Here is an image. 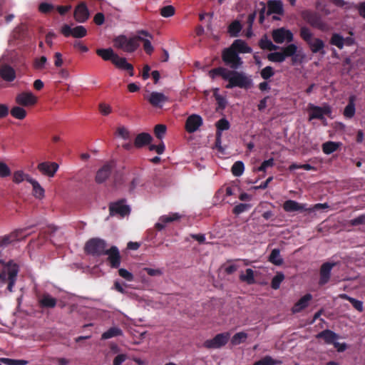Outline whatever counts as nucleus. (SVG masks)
I'll use <instances>...</instances> for the list:
<instances>
[{"label":"nucleus","instance_id":"obj_1","mask_svg":"<svg viewBox=\"0 0 365 365\" xmlns=\"http://www.w3.org/2000/svg\"><path fill=\"white\" fill-rule=\"evenodd\" d=\"M209 76L212 78L217 76L222 77L224 81L228 82L225 86L227 89L237 87L242 89H250L252 85V79L250 76L243 71L230 70L225 67L219 66L209 71Z\"/></svg>","mask_w":365,"mask_h":365},{"label":"nucleus","instance_id":"obj_2","mask_svg":"<svg viewBox=\"0 0 365 365\" xmlns=\"http://www.w3.org/2000/svg\"><path fill=\"white\" fill-rule=\"evenodd\" d=\"M19 272V267L13 260L4 262L0 259V288L6 284V289L13 292Z\"/></svg>","mask_w":365,"mask_h":365},{"label":"nucleus","instance_id":"obj_3","mask_svg":"<svg viewBox=\"0 0 365 365\" xmlns=\"http://www.w3.org/2000/svg\"><path fill=\"white\" fill-rule=\"evenodd\" d=\"M299 36L309 46L313 53H325V51H324V48L325 46L324 42L319 38H314L312 32L308 27L305 26H302L299 29Z\"/></svg>","mask_w":365,"mask_h":365},{"label":"nucleus","instance_id":"obj_4","mask_svg":"<svg viewBox=\"0 0 365 365\" xmlns=\"http://www.w3.org/2000/svg\"><path fill=\"white\" fill-rule=\"evenodd\" d=\"M140 39L142 37L138 36L128 38L125 35H120L114 38L113 42L116 48L122 49L125 52L133 53L140 46Z\"/></svg>","mask_w":365,"mask_h":365},{"label":"nucleus","instance_id":"obj_5","mask_svg":"<svg viewBox=\"0 0 365 365\" xmlns=\"http://www.w3.org/2000/svg\"><path fill=\"white\" fill-rule=\"evenodd\" d=\"M222 59L225 64L231 70H237L242 67L243 61L231 47L225 48L222 52Z\"/></svg>","mask_w":365,"mask_h":365},{"label":"nucleus","instance_id":"obj_6","mask_svg":"<svg viewBox=\"0 0 365 365\" xmlns=\"http://www.w3.org/2000/svg\"><path fill=\"white\" fill-rule=\"evenodd\" d=\"M107 244L104 240L100 238H91L85 245V252L95 257L104 255L106 251Z\"/></svg>","mask_w":365,"mask_h":365},{"label":"nucleus","instance_id":"obj_7","mask_svg":"<svg viewBox=\"0 0 365 365\" xmlns=\"http://www.w3.org/2000/svg\"><path fill=\"white\" fill-rule=\"evenodd\" d=\"M303 19L311 26L316 28L322 31H326L328 29L327 24L323 21L321 16L310 10H305L302 13Z\"/></svg>","mask_w":365,"mask_h":365},{"label":"nucleus","instance_id":"obj_8","mask_svg":"<svg viewBox=\"0 0 365 365\" xmlns=\"http://www.w3.org/2000/svg\"><path fill=\"white\" fill-rule=\"evenodd\" d=\"M230 339L229 332H222L216 334L212 339H207L203 342V347L207 349H217L225 346Z\"/></svg>","mask_w":365,"mask_h":365},{"label":"nucleus","instance_id":"obj_9","mask_svg":"<svg viewBox=\"0 0 365 365\" xmlns=\"http://www.w3.org/2000/svg\"><path fill=\"white\" fill-rule=\"evenodd\" d=\"M126 200L123 198L116 202H111L109 205V212L110 215H119L125 217L130 214V208L129 205H125Z\"/></svg>","mask_w":365,"mask_h":365},{"label":"nucleus","instance_id":"obj_10","mask_svg":"<svg viewBox=\"0 0 365 365\" xmlns=\"http://www.w3.org/2000/svg\"><path fill=\"white\" fill-rule=\"evenodd\" d=\"M61 32L65 37L71 36L77 38H83L87 35V30L83 26H77L72 29L68 24H64L61 27Z\"/></svg>","mask_w":365,"mask_h":365},{"label":"nucleus","instance_id":"obj_11","mask_svg":"<svg viewBox=\"0 0 365 365\" xmlns=\"http://www.w3.org/2000/svg\"><path fill=\"white\" fill-rule=\"evenodd\" d=\"M309 120L313 119H324V115H330L331 113V108L329 106L325 105L322 107L314 106L312 104L309 105Z\"/></svg>","mask_w":365,"mask_h":365},{"label":"nucleus","instance_id":"obj_12","mask_svg":"<svg viewBox=\"0 0 365 365\" xmlns=\"http://www.w3.org/2000/svg\"><path fill=\"white\" fill-rule=\"evenodd\" d=\"M104 255H107V261L111 268L117 269L120 267L121 262V256L118 248L116 246H112L106 250Z\"/></svg>","mask_w":365,"mask_h":365},{"label":"nucleus","instance_id":"obj_13","mask_svg":"<svg viewBox=\"0 0 365 365\" xmlns=\"http://www.w3.org/2000/svg\"><path fill=\"white\" fill-rule=\"evenodd\" d=\"M329 43L336 46L339 49H342L344 45L348 46L354 45L355 43V40L351 36L344 38L341 34L334 33L331 36Z\"/></svg>","mask_w":365,"mask_h":365},{"label":"nucleus","instance_id":"obj_14","mask_svg":"<svg viewBox=\"0 0 365 365\" xmlns=\"http://www.w3.org/2000/svg\"><path fill=\"white\" fill-rule=\"evenodd\" d=\"M336 264V262H327L322 264L319 269V284L320 286L327 284L331 277L332 268Z\"/></svg>","mask_w":365,"mask_h":365},{"label":"nucleus","instance_id":"obj_15","mask_svg":"<svg viewBox=\"0 0 365 365\" xmlns=\"http://www.w3.org/2000/svg\"><path fill=\"white\" fill-rule=\"evenodd\" d=\"M272 38L277 43H282L285 40L287 42H292L293 41V34L284 28H279L272 31Z\"/></svg>","mask_w":365,"mask_h":365},{"label":"nucleus","instance_id":"obj_16","mask_svg":"<svg viewBox=\"0 0 365 365\" xmlns=\"http://www.w3.org/2000/svg\"><path fill=\"white\" fill-rule=\"evenodd\" d=\"M202 123V118L200 115L192 114L185 121V130L189 133H193L199 129Z\"/></svg>","mask_w":365,"mask_h":365},{"label":"nucleus","instance_id":"obj_17","mask_svg":"<svg viewBox=\"0 0 365 365\" xmlns=\"http://www.w3.org/2000/svg\"><path fill=\"white\" fill-rule=\"evenodd\" d=\"M37 102V98L31 92H21L16 96V103L21 106H32Z\"/></svg>","mask_w":365,"mask_h":365},{"label":"nucleus","instance_id":"obj_18","mask_svg":"<svg viewBox=\"0 0 365 365\" xmlns=\"http://www.w3.org/2000/svg\"><path fill=\"white\" fill-rule=\"evenodd\" d=\"M58 165L56 163L43 162L38 165V170L45 175L53 177L58 170Z\"/></svg>","mask_w":365,"mask_h":365},{"label":"nucleus","instance_id":"obj_19","mask_svg":"<svg viewBox=\"0 0 365 365\" xmlns=\"http://www.w3.org/2000/svg\"><path fill=\"white\" fill-rule=\"evenodd\" d=\"M113 168V163H108L105 164L101 168H100L96 175V181L98 183H102L105 182L108 178L110 175Z\"/></svg>","mask_w":365,"mask_h":365},{"label":"nucleus","instance_id":"obj_20","mask_svg":"<svg viewBox=\"0 0 365 365\" xmlns=\"http://www.w3.org/2000/svg\"><path fill=\"white\" fill-rule=\"evenodd\" d=\"M89 16V11L84 3L79 4L75 9L74 18L79 23L85 22Z\"/></svg>","mask_w":365,"mask_h":365},{"label":"nucleus","instance_id":"obj_21","mask_svg":"<svg viewBox=\"0 0 365 365\" xmlns=\"http://www.w3.org/2000/svg\"><path fill=\"white\" fill-rule=\"evenodd\" d=\"M23 230H16L9 235L0 237V246H6L13 242L19 241L23 237Z\"/></svg>","mask_w":365,"mask_h":365},{"label":"nucleus","instance_id":"obj_22","mask_svg":"<svg viewBox=\"0 0 365 365\" xmlns=\"http://www.w3.org/2000/svg\"><path fill=\"white\" fill-rule=\"evenodd\" d=\"M168 98L163 93L152 92L148 98L149 103L156 108H161L164 103L167 102Z\"/></svg>","mask_w":365,"mask_h":365},{"label":"nucleus","instance_id":"obj_23","mask_svg":"<svg viewBox=\"0 0 365 365\" xmlns=\"http://www.w3.org/2000/svg\"><path fill=\"white\" fill-rule=\"evenodd\" d=\"M113 63L120 69L128 71L130 76H134L133 66L131 63H128L125 58L120 57L117 55L115 58H113Z\"/></svg>","mask_w":365,"mask_h":365},{"label":"nucleus","instance_id":"obj_24","mask_svg":"<svg viewBox=\"0 0 365 365\" xmlns=\"http://www.w3.org/2000/svg\"><path fill=\"white\" fill-rule=\"evenodd\" d=\"M317 339H324L325 344H332L334 341H337L339 339V336L330 329H325L316 335Z\"/></svg>","mask_w":365,"mask_h":365},{"label":"nucleus","instance_id":"obj_25","mask_svg":"<svg viewBox=\"0 0 365 365\" xmlns=\"http://www.w3.org/2000/svg\"><path fill=\"white\" fill-rule=\"evenodd\" d=\"M267 15L272 14L282 15L284 14L283 3L280 0H269L267 1Z\"/></svg>","mask_w":365,"mask_h":365},{"label":"nucleus","instance_id":"obj_26","mask_svg":"<svg viewBox=\"0 0 365 365\" xmlns=\"http://www.w3.org/2000/svg\"><path fill=\"white\" fill-rule=\"evenodd\" d=\"M234 51H236L237 53H250L252 50L247 46V44L242 39H236L230 46Z\"/></svg>","mask_w":365,"mask_h":365},{"label":"nucleus","instance_id":"obj_27","mask_svg":"<svg viewBox=\"0 0 365 365\" xmlns=\"http://www.w3.org/2000/svg\"><path fill=\"white\" fill-rule=\"evenodd\" d=\"M312 299L311 294H306L301 297L297 302L294 304L292 307V312L294 313H298L302 311L304 309L308 307L309 301Z\"/></svg>","mask_w":365,"mask_h":365},{"label":"nucleus","instance_id":"obj_28","mask_svg":"<svg viewBox=\"0 0 365 365\" xmlns=\"http://www.w3.org/2000/svg\"><path fill=\"white\" fill-rule=\"evenodd\" d=\"M153 140L152 136L148 133H141L137 135L134 140L135 147L140 148L149 145Z\"/></svg>","mask_w":365,"mask_h":365},{"label":"nucleus","instance_id":"obj_29","mask_svg":"<svg viewBox=\"0 0 365 365\" xmlns=\"http://www.w3.org/2000/svg\"><path fill=\"white\" fill-rule=\"evenodd\" d=\"M0 76L4 81L11 82L16 78V72L11 66L4 65L0 69Z\"/></svg>","mask_w":365,"mask_h":365},{"label":"nucleus","instance_id":"obj_30","mask_svg":"<svg viewBox=\"0 0 365 365\" xmlns=\"http://www.w3.org/2000/svg\"><path fill=\"white\" fill-rule=\"evenodd\" d=\"M283 209L286 212L304 211L307 209L304 205L300 204L292 200H286L283 204Z\"/></svg>","mask_w":365,"mask_h":365},{"label":"nucleus","instance_id":"obj_31","mask_svg":"<svg viewBox=\"0 0 365 365\" xmlns=\"http://www.w3.org/2000/svg\"><path fill=\"white\" fill-rule=\"evenodd\" d=\"M38 303L42 308H53L56 305L57 300L49 294L45 293L39 299Z\"/></svg>","mask_w":365,"mask_h":365},{"label":"nucleus","instance_id":"obj_32","mask_svg":"<svg viewBox=\"0 0 365 365\" xmlns=\"http://www.w3.org/2000/svg\"><path fill=\"white\" fill-rule=\"evenodd\" d=\"M356 96H351L349 98L348 104L344 110V115L346 118H351L354 116L356 108H355Z\"/></svg>","mask_w":365,"mask_h":365},{"label":"nucleus","instance_id":"obj_33","mask_svg":"<svg viewBox=\"0 0 365 365\" xmlns=\"http://www.w3.org/2000/svg\"><path fill=\"white\" fill-rule=\"evenodd\" d=\"M28 182L31 184L33 187V195L38 199H41L44 197L45 190L40 185L38 181L34 179H28Z\"/></svg>","mask_w":365,"mask_h":365},{"label":"nucleus","instance_id":"obj_34","mask_svg":"<svg viewBox=\"0 0 365 365\" xmlns=\"http://www.w3.org/2000/svg\"><path fill=\"white\" fill-rule=\"evenodd\" d=\"M96 53L104 61H111L112 63H113V58H115V56L118 55L110 48L98 49Z\"/></svg>","mask_w":365,"mask_h":365},{"label":"nucleus","instance_id":"obj_35","mask_svg":"<svg viewBox=\"0 0 365 365\" xmlns=\"http://www.w3.org/2000/svg\"><path fill=\"white\" fill-rule=\"evenodd\" d=\"M123 332L121 329L117 327H112L101 335V339L106 340L116 336H123Z\"/></svg>","mask_w":365,"mask_h":365},{"label":"nucleus","instance_id":"obj_36","mask_svg":"<svg viewBox=\"0 0 365 365\" xmlns=\"http://www.w3.org/2000/svg\"><path fill=\"white\" fill-rule=\"evenodd\" d=\"M339 297L341 299L349 301L352 306L359 312H361L364 309L363 302L358 299H356L353 297H349L346 294H341L339 295Z\"/></svg>","mask_w":365,"mask_h":365},{"label":"nucleus","instance_id":"obj_37","mask_svg":"<svg viewBox=\"0 0 365 365\" xmlns=\"http://www.w3.org/2000/svg\"><path fill=\"white\" fill-rule=\"evenodd\" d=\"M242 30V25L237 20L232 21L228 26L227 31L230 36L237 37Z\"/></svg>","mask_w":365,"mask_h":365},{"label":"nucleus","instance_id":"obj_38","mask_svg":"<svg viewBox=\"0 0 365 365\" xmlns=\"http://www.w3.org/2000/svg\"><path fill=\"white\" fill-rule=\"evenodd\" d=\"M339 147V143L328 141L322 144V151L324 152V153L329 155L337 150Z\"/></svg>","mask_w":365,"mask_h":365},{"label":"nucleus","instance_id":"obj_39","mask_svg":"<svg viewBox=\"0 0 365 365\" xmlns=\"http://www.w3.org/2000/svg\"><path fill=\"white\" fill-rule=\"evenodd\" d=\"M269 261L274 265H281L283 263V259L280 257L279 250L274 249L272 250L269 257Z\"/></svg>","mask_w":365,"mask_h":365},{"label":"nucleus","instance_id":"obj_40","mask_svg":"<svg viewBox=\"0 0 365 365\" xmlns=\"http://www.w3.org/2000/svg\"><path fill=\"white\" fill-rule=\"evenodd\" d=\"M282 363L280 360L274 359L270 356H265L262 359L256 361L253 365H277Z\"/></svg>","mask_w":365,"mask_h":365},{"label":"nucleus","instance_id":"obj_41","mask_svg":"<svg viewBox=\"0 0 365 365\" xmlns=\"http://www.w3.org/2000/svg\"><path fill=\"white\" fill-rule=\"evenodd\" d=\"M240 279L248 284H253L255 282L253 270L250 268L247 269L245 274H240Z\"/></svg>","mask_w":365,"mask_h":365},{"label":"nucleus","instance_id":"obj_42","mask_svg":"<svg viewBox=\"0 0 365 365\" xmlns=\"http://www.w3.org/2000/svg\"><path fill=\"white\" fill-rule=\"evenodd\" d=\"M11 115L19 120H22L26 116V111L24 108L20 106H14L11 108Z\"/></svg>","mask_w":365,"mask_h":365},{"label":"nucleus","instance_id":"obj_43","mask_svg":"<svg viewBox=\"0 0 365 365\" xmlns=\"http://www.w3.org/2000/svg\"><path fill=\"white\" fill-rule=\"evenodd\" d=\"M259 45L261 48L269 51H276L278 48V46L273 44V43L267 38V37L261 38L259 42Z\"/></svg>","mask_w":365,"mask_h":365},{"label":"nucleus","instance_id":"obj_44","mask_svg":"<svg viewBox=\"0 0 365 365\" xmlns=\"http://www.w3.org/2000/svg\"><path fill=\"white\" fill-rule=\"evenodd\" d=\"M28 179H32V178L28 174L24 173L22 170H17L14 173L13 181L16 184H19L24 180L28 182Z\"/></svg>","mask_w":365,"mask_h":365},{"label":"nucleus","instance_id":"obj_45","mask_svg":"<svg viewBox=\"0 0 365 365\" xmlns=\"http://www.w3.org/2000/svg\"><path fill=\"white\" fill-rule=\"evenodd\" d=\"M244 170L245 165L242 161L235 162L231 168L232 173L236 177L241 176L244 172Z\"/></svg>","mask_w":365,"mask_h":365},{"label":"nucleus","instance_id":"obj_46","mask_svg":"<svg viewBox=\"0 0 365 365\" xmlns=\"http://www.w3.org/2000/svg\"><path fill=\"white\" fill-rule=\"evenodd\" d=\"M46 64L47 58L44 56H42L40 58H36L34 60L33 66L34 69L41 71L46 68Z\"/></svg>","mask_w":365,"mask_h":365},{"label":"nucleus","instance_id":"obj_47","mask_svg":"<svg viewBox=\"0 0 365 365\" xmlns=\"http://www.w3.org/2000/svg\"><path fill=\"white\" fill-rule=\"evenodd\" d=\"M217 132L216 134L222 133V131L227 130L230 128V124L226 118H221L216 123Z\"/></svg>","mask_w":365,"mask_h":365},{"label":"nucleus","instance_id":"obj_48","mask_svg":"<svg viewBox=\"0 0 365 365\" xmlns=\"http://www.w3.org/2000/svg\"><path fill=\"white\" fill-rule=\"evenodd\" d=\"M284 279V275L282 272H277L276 275L272 278L271 282V287L273 289H278L280 287L281 283Z\"/></svg>","mask_w":365,"mask_h":365},{"label":"nucleus","instance_id":"obj_49","mask_svg":"<svg viewBox=\"0 0 365 365\" xmlns=\"http://www.w3.org/2000/svg\"><path fill=\"white\" fill-rule=\"evenodd\" d=\"M247 338V334L245 332L241 331L236 333L231 339V343L233 345H238L245 341Z\"/></svg>","mask_w":365,"mask_h":365},{"label":"nucleus","instance_id":"obj_50","mask_svg":"<svg viewBox=\"0 0 365 365\" xmlns=\"http://www.w3.org/2000/svg\"><path fill=\"white\" fill-rule=\"evenodd\" d=\"M181 217L180 215H179L178 212L171 213L168 215H163L159 218V221L167 224L170 223L176 220H180Z\"/></svg>","mask_w":365,"mask_h":365},{"label":"nucleus","instance_id":"obj_51","mask_svg":"<svg viewBox=\"0 0 365 365\" xmlns=\"http://www.w3.org/2000/svg\"><path fill=\"white\" fill-rule=\"evenodd\" d=\"M297 51V46L295 44L291 43L286 47L282 48V52L284 56V58H286L287 57L294 56Z\"/></svg>","mask_w":365,"mask_h":365},{"label":"nucleus","instance_id":"obj_52","mask_svg":"<svg viewBox=\"0 0 365 365\" xmlns=\"http://www.w3.org/2000/svg\"><path fill=\"white\" fill-rule=\"evenodd\" d=\"M0 361L6 365H26L28 364V361L26 360L9 358H0Z\"/></svg>","mask_w":365,"mask_h":365},{"label":"nucleus","instance_id":"obj_53","mask_svg":"<svg viewBox=\"0 0 365 365\" xmlns=\"http://www.w3.org/2000/svg\"><path fill=\"white\" fill-rule=\"evenodd\" d=\"M267 59L272 62L282 63L285 58L282 52H274L267 55Z\"/></svg>","mask_w":365,"mask_h":365},{"label":"nucleus","instance_id":"obj_54","mask_svg":"<svg viewBox=\"0 0 365 365\" xmlns=\"http://www.w3.org/2000/svg\"><path fill=\"white\" fill-rule=\"evenodd\" d=\"M251 208V205L247 203H240L235 205L233 208L232 212L235 215H240L242 212H245L249 210Z\"/></svg>","mask_w":365,"mask_h":365},{"label":"nucleus","instance_id":"obj_55","mask_svg":"<svg viewBox=\"0 0 365 365\" xmlns=\"http://www.w3.org/2000/svg\"><path fill=\"white\" fill-rule=\"evenodd\" d=\"M175 9L174 6L171 5L165 6L161 8L160 15L165 18L173 16L175 14Z\"/></svg>","mask_w":365,"mask_h":365},{"label":"nucleus","instance_id":"obj_56","mask_svg":"<svg viewBox=\"0 0 365 365\" xmlns=\"http://www.w3.org/2000/svg\"><path fill=\"white\" fill-rule=\"evenodd\" d=\"M260 75L264 80H268L274 75V68L272 66H267L262 69Z\"/></svg>","mask_w":365,"mask_h":365},{"label":"nucleus","instance_id":"obj_57","mask_svg":"<svg viewBox=\"0 0 365 365\" xmlns=\"http://www.w3.org/2000/svg\"><path fill=\"white\" fill-rule=\"evenodd\" d=\"M166 126L163 124H158L155 126L154 133L157 138L162 139L166 133Z\"/></svg>","mask_w":365,"mask_h":365},{"label":"nucleus","instance_id":"obj_58","mask_svg":"<svg viewBox=\"0 0 365 365\" xmlns=\"http://www.w3.org/2000/svg\"><path fill=\"white\" fill-rule=\"evenodd\" d=\"M143 185V181L139 175H135L131 180L129 185V192H132L138 186Z\"/></svg>","mask_w":365,"mask_h":365},{"label":"nucleus","instance_id":"obj_59","mask_svg":"<svg viewBox=\"0 0 365 365\" xmlns=\"http://www.w3.org/2000/svg\"><path fill=\"white\" fill-rule=\"evenodd\" d=\"M54 9V6L51 4L43 2L38 6V10L43 14H48Z\"/></svg>","mask_w":365,"mask_h":365},{"label":"nucleus","instance_id":"obj_60","mask_svg":"<svg viewBox=\"0 0 365 365\" xmlns=\"http://www.w3.org/2000/svg\"><path fill=\"white\" fill-rule=\"evenodd\" d=\"M274 159L272 158H269L268 160H264L262 163L261 165L257 168V170L259 172H265L268 168H272L274 166Z\"/></svg>","mask_w":365,"mask_h":365},{"label":"nucleus","instance_id":"obj_61","mask_svg":"<svg viewBox=\"0 0 365 365\" xmlns=\"http://www.w3.org/2000/svg\"><path fill=\"white\" fill-rule=\"evenodd\" d=\"M11 172L8 165L0 161V178H6L11 175Z\"/></svg>","mask_w":365,"mask_h":365},{"label":"nucleus","instance_id":"obj_62","mask_svg":"<svg viewBox=\"0 0 365 365\" xmlns=\"http://www.w3.org/2000/svg\"><path fill=\"white\" fill-rule=\"evenodd\" d=\"M119 275L126 279L128 282H131L133 279V275L131 272H128L127 269L120 268L118 269Z\"/></svg>","mask_w":365,"mask_h":365},{"label":"nucleus","instance_id":"obj_63","mask_svg":"<svg viewBox=\"0 0 365 365\" xmlns=\"http://www.w3.org/2000/svg\"><path fill=\"white\" fill-rule=\"evenodd\" d=\"M214 96L217 101L218 108L222 109V110L224 109L226 107V104H227L226 99L223 96H222L216 93H214Z\"/></svg>","mask_w":365,"mask_h":365},{"label":"nucleus","instance_id":"obj_64","mask_svg":"<svg viewBox=\"0 0 365 365\" xmlns=\"http://www.w3.org/2000/svg\"><path fill=\"white\" fill-rule=\"evenodd\" d=\"M128 359V355L125 354H118L113 361V365H121Z\"/></svg>","mask_w":365,"mask_h":365}]
</instances>
